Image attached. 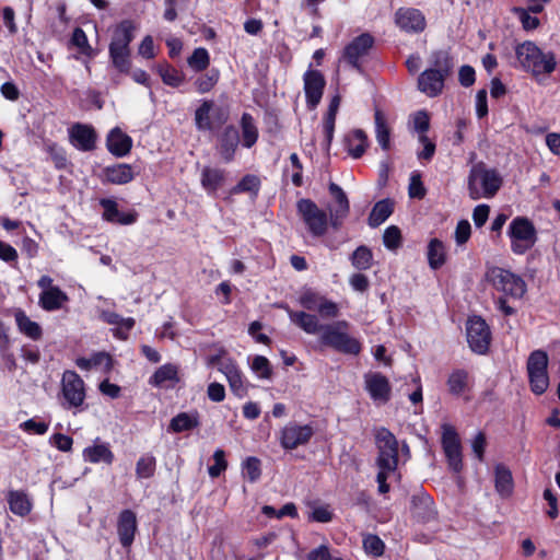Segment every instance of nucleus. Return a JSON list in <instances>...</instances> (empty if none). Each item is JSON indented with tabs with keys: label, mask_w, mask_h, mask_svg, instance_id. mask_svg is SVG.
<instances>
[{
	"label": "nucleus",
	"mask_w": 560,
	"mask_h": 560,
	"mask_svg": "<svg viewBox=\"0 0 560 560\" xmlns=\"http://www.w3.org/2000/svg\"><path fill=\"white\" fill-rule=\"evenodd\" d=\"M252 370L260 377V378H270L272 374V369L270 363L266 357L256 355L252 362Z\"/></svg>",
	"instance_id": "nucleus-52"
},
{
	"label": "nucleus",
	"mask_w": 560,
	"mask_h": 560,
	"mask_svg": "<svg viewBox=\"0 0 560 560\" xmlns=\"http://www.w3.org/2000/svg\"><path fill=\"white\" fill-rule=\"evenodd\" d=\"M225 172L220 168L206 166L201 171L200 183L208 192H215L223 186Z\"/></svg>",
	"instance_id": "nucleus-27"
},
{
	"label": "nucleus",
	"mask_w": 560,
	"mask_h": 560,
	"mask_svg": "<svg viewBox=\"0 0 560 560\" xmlns=\"http://www.w3.org/2000/svg\"><path fill=\"white\" fill-rule=\"evenodd\" d=\"M51 443L61 452H70L73 440L62 433H56L51 436Z\"/></svg>",
	"instance_id": "nucleus-62"
},
{
	"label": "nucleus",
	"mask_w": 560,
	"mask_h": 560,
	"mask_svg": "<svg viewBox=\"0 0 560 560\" xmlns=\"http://www.w3.org/2000/svg\"><path fill=\"white\" fill-rule=\"evenodd\" d=\"M516 59L523 70L535 78L550 75L556 67V56L551 51H542L535 43L524 42L515 48Z\"/></svg>",
	"instance_id": "nucleus-3"
},
{
	"label": "nucleus",
	"mask_w": 560,
	"mask_h": 560,
	"mask_svg": "<svg viewBox=\"0 0 560 560\" xmlns=\"http://www.w3.org/2000/svg\"><path fill=\"white\" fill-rule=\"evenodd\" d=\"M412 514L420 521L427 522L435 517L432 499L425 493L415 494L411 499Z\"/></svg>",
	"instance_id": "nucleus-25"
},
{
	"label": "nucleus",
	"mask_w": 560,
	"mask_h": 560,
	"mask_svg": "<svg viewBox=\"0 0 560 560\" xmlns=\"http://www.w3.org/2000/svg\"><path fill=\"white\" fill-rule=\"evenodd\" d=\"M471 233V226L470 223L467 220H462L458 222L456 230H455V241L458 245L465 244Z\"/></svg>",
	"instance_id": "nucleus-59"
},
{
	"label": "nucleus",
	"mask_w": 560,
	"mask_h": 560,
	"mask_svg": "<svg viewBox=\"0 0 560 560\" xmlns=\"http://www.w3.org/2000/svg\"><path fill=\"white\" fill-rule=\"evenodd\" d=\"M83 459L92 464L103 462L110 465L114 462V453L110 451L108 444L101 443L96 440L92 445L83 450Z\"/></svg>",
	"instance_id": "nucleus-24"
},
{
	"label": "nucleus",
	"mask_w": 560,
	"mask_h": 560,
	"mask_svg": "<svg viewBox=\"0 0 560 560\" xmlns=\"http://www.w3.org/2000/svg\"><path fill=\"white\" fill-rule=\"evenodd\" d=\"M494 485L497 492L503 497H510L513 491V478L511 470L502 464L494 468Z\"/></svg>",
	"instance_id": "nucleus-29"
},
{
	"label": "nucleus",
	"mask_w": 560,
	"mask_h": 560,
	"mask_svg": "<svg viewBox=\"0 0 560 560\" xmlns=\"http://www.w3.org/2000/svg\"><path fill=\"white\" fill-rule=\"evenodd\" d=\"M375 133L376 140L383 150L387 151L390 148V128L384 113L376 108L374 113Z\"/></svg>",
	"instance_id": "nucleus-34"
},
{
	"label": "nucleus",
	"mask_w": 560,
	"mask_h": 560,
	"mask_svg": "<svg viewBox=\"0 0 560 560\" xmlns=\"http://www.w3.org/2000/svg\"><path fill=\"white\" fill-rule=\"evenodd\" d=\"M372 252L366 246H359L351 256L352 266L359 270H366L372 265Z\"/></svg>",
	"instance_id": "nucleus-43"
},
{
	"label": "nucleus",
	"mask_w": 560,
	"mask_h": 560,
	"mask_svg": "<svg viewBox=\"0 0 560 560\" xmlns=\"http://www.w3.org/2000/svg\"><path fill=\"white\" fill-rule=\"evenodd\" d=\"M159 73L163 82L173 88L179 86L184 81L183 74L167 65L161 66L159 68Z\"/></svg>",
	"instance_id": "nucleus-46"
},
{
	"label": "nucleus",
	"mask_w": 560,
	"mask_h": 560,
	"mask_svg": "<svg viewBox=\"0 0 560 560\" xmlns=\"http://www.w3.org/2000/svg\"><path fill=\"white\" fill-rule=\"evenodd\" d=\"M446 258V252L443 243L433 238L430 241L428 246V260L432 269H438L444 265Z\"/></svg>",
	"instance_id": "nucleus-38"
},
{
	"label": "nucleus",
	"mask_w": 560,
	"mask_h": 560,
	"mask_svg": "<svg viewBox=\"0 0 560 560\" xmlns=\"http://www.w3.org/2000/svg\"><path fill=\"white\" fill-rule=\"evenodd\" d=\"M413 126L419 135H425L430 126V118L427 112L420 110L415 114Z\"/></svg>",
	"instance_id": "nucleus-60"
},
{
	"label": "nucleus",
	"mask_w": 560,
	"mask_h": 560,
	"mask_svg": "<svg viewBox=\"0 0 560 560\" xmlns=\"http://www.w3.org/2000/svg\"><path fill=\"white\" fill-rule=\"evenodd\" d=\"M508 234L513 253L518 255L525 254L537 242V231L533 222L525 217L514 218L509 225Z\"/></svg>",
	"instance_id": "nucleus-6"
},
{
	"label": "nucleus",
	"mask_w": 560,
	"mask_h": 560,
	"mask_svg": "<svg viewBox=\"0 0 560 560\" xmlns=\"http://www.w3.org/2000/svg\"><path fill=\"white\" fill-rule=\"evenodd\" d=\"M70 139L74 147L82 151H91L95 148L96 135L91 126L75 124L70 129Z\"/></svg>",
	"instance_id": "nucleus-20"
},
{
	"label": "nucleus",
	"mask_w": 560,
	"mask_h": 560,
	"mask_svg": "<svg viewBox=\"0 0 560 560\" xmlns=\"http://www.w3.org/2000/svg\"><path fill=\"white\" fill-rule=\"evenodd\" d=\"M548 363L549 358L544 350L533 351L527 359L526 370L529 385L536 395L544 394L549 386Z\"/></svg>",
	"instance_id": "nucleus-7"
},
{
	"label": "nucleus",
	"mask_w": 560,
	"mask_h": 560,
	"mask_svg": "<svg viewBox=\"0 0 560 560\" xmlns=\"http://www.w3.org/2000/svg\"><path fill=\"white\" fill-rule=\"evenodd\" d=\"M313 433V428L308 424L300 425L290 422L281 431L280 443L285 450H294L300 445L306 444Z\"/></svg>",
	"instance_id": "nucleus-12"
},
{
	"label": "nucleus",
	"mask_w": 560,
	"mask_h": 560,
	"mask_svg": "<svg viewBox=\"0 0 560 560\" xmlns=\"http://www.w3.org/2000/svg\"><path fill=\"white\" fill-rule=\"evenodd\" d=\"M198 424L199 420L197 415L182 412L172 419L170 428L174 432H183L191 430L198 427Z\"/></svg>",
	"instance_id": "nucleus-40"
},
{
	"label": "nucleus",
	"mask_w": 560,
	"mask_h": 560,
	"mask_svg": "<svg viewBox=\"0 0 560 560\" xmlns=\"http://www.w3.org/2000/svg\"><path fill=\"white\" fill-rule=\"evenodd\" d=\"M187 62L194 70L202 71L209 66V54L205 48H196Z\"/></svg>",
	"instance_id": "nucleus-48"
},
{
	"label": "nucleus",
	"mask_w": 560,
	"mask_h": 560,
	"mask_svg": "<svg viewBox=\"0 0 560 560\" xmlns=\"http://www.w3.org/2000/svg\"><path fill=\"white\" fill-rule=\"evenodd\" d=\"M238 143V133L235 128H226L222 135L219 152L225 162L233 159L234 152Z\"/></svg>",
	"instance_id": "nucleus-35"
},
{
	"label": "nucleus",
	"mask_w": 560,
	"mask_h": 560,
	"mask_svg": "<svg viewBox=\"0 0 560 560\" xmlns=\"http://www.w3.org/2000/svg\"><path fill=\"white\" fill-rule=\"evenodd\" d=\"M109 55L113 61V65L115 68H117L121 72H127L130 67L129 61V55L130 49L129 48H122L109 45Z\"/></svg>",
	"instance_id": "nucleus-41"
},
{
	"label": "nucleus",
	"mask_w": 560,
	"mask_h": 560,
	"mask_svg": "<svg viewBox=\"0 0 560 560\" xmlns=\"http://www.w3.org/2000/svg\"><path fill=\"white\" fill-rule=\"evenodd\" d=\"M218 71H211L197 78V80L195 81V86L199 93H207L214 88V85L218 82Z\"/></svg>",
	"instance_id": "nucleus-50"
},
{
	"label": "nucleus",
	"mask_w": 560,
	"mask_h": 560,
	"mask_svg": "<svg viewBox=\"0 0 560 560\" xmlns=\"http://www.w3.org/2000/svg\"><path fill=\"white\" fill-rule=\"evenodd\" d=\"M214 464L209 467L208 471L210 477L217 478L228 468L225 460V453L223 450H217L213 454Z\"/></svg>",
	"instance_id": "nucleus-54"
},
{
	"label": "nucleus",
	"mask_w": 560,
	"mask_h": 560,
	"mask_svg": "<svg viewBox=\"0 0 560 560\" xmlns=\"http://www.w3.org/2000/svg\"><path fill=\"white\" fill-rule=\"evenodd\" d=\"M363 548L369 555L380 557L384 552L385 545L378 536L366 535L363 538Z\"/></svg>",
	"instance_id": "nucleus-49"
},
{
	"label": "nucleus",
	"mask_w": 560,
	"mask_h": 560,
	"mask_svg": "<svg viewBox=\"0 0 560 560\" xmlns=\"http://www.w3.org/2000/svg\"><path fill=\"white\" fill-rule=\"evenodd\" d=\"M329 191L334 198V203L328 208L330 213L329 222L335 229H338L349 213V200L341 187L335 183L329 185Z\"/></svg>",
	"instance_id": "nucleus-15"
},
{
	"label": "nucleus",
	"mask_w": 560,
	"mask_h": 560,
	"mask_svg": "<svg viewBox=\"0 0 560 560\" xmlns=\"http://www.w3.org/2000/svg\"><path fill=\"white\" fill-rule=\"evenodd\" d=\"M135 28L133 23L129 20L119 23L114 30L110 45L129 48V44L133 39Z\"/></svg>",
	"instance_id": "nucleus-33"
},
{
	"label": "nucleus",
	"mask_w": 560,
	"mask_h": 560,
	"mask_svg": "<svg viewBox=\"0 0 560 560\" xmlns=\"http://www.w3.org/2000/svg\"><path fill=\"white\" fill-rule=\"evenodd\" d=\"M324 88L325 79L320 72L310 70L304 74V91L311 109L319 104Z\"/></svg>",
	"instance_id": "nucleus-17"
},
{
	"label": "nucleus",
	"mask_w": 560,
	"mask_h": 560,
	"mask_svg": "<svg viewBox=\"0 0 560 560\" xmlns=\"http://www.w3.org/2000/svg\"><path fill=\"white\" fill-rule=\"evenodd\" d=\"M177 380V368L173 364H165L160 366L153 376L151 377L150 383L160 386L166 381H176Z\"/></svg>",
	"instance_id": "nucleus-44"
},
{
	"label": "nucleus",
	"mask_w": 560,
	"mask_h": 560,
	"mask_svg": "<svg viewBox=\"0 0 560 560\" xmlns=\"http://www.w3.org/2000/svg\"><path fill=\"white\" fill-rule=\"evenodd\" d=\"M514 12L516 13L517 18L520 19L523 27L526 31L535 30L539 25V20L537 16L532 15L529 9H523V8H515Z\"/></svg>",
	"instance_id": "nucleus-56"
},
{
	"label": "nucleus",
	"mask_w": 560,
	"mask_h": 560,
	"mask_svg": "<svg viewBox=\"0 0 560 560\" xmlns=\"http://www.w3.org/2000/svg\"><path fill=\"white\" fill-rule=\"evenodd\" d=\"M104 209L103 218L112 223H119L121 225H129L136 222L137 213L129 212L122 213L118 210L117 203L110 199H102L100 201Z\"/></svg>",
	"instance_id": "nucleus-23"
},
{
	"label": "nucleus",
	"mask_w": 560,
	"mask_h": 560,
	"mask_svg": "<svg viewBox=\"0 0 560 560\" xmlns=\"http://www.w3.org/2000/svg\"><path fill=\"white\" fill-rule=\"evenodd\" d=\"M323 299V296L307 291L301 295L300 304L308 311H316Z\"/></svg>",
	"instance_id": "nucleus-57"
},
{
	"label": "nucleus",
	"mask_w": 560,
	"mask_h": 560,
	"mask_svg": "<svg viewBox=\"0 0 560 560\" xmlns=\"http://www.w3.org/2000/svg\"><path fill=\"white\" fill-rule=\"evenodd\" d=\"M9 506L12 513L25 516L32 510L28 497L22 491H11L8 497Z\"/></svg>",
	"instance_id": "nucleus-36"
},
{
	"label": "nucleus",
	"mask_w": 560,
	"mask_h": 560,
	"mask_svg": "<svg viewBox=\"0 0 560 560\" xmlns=\"http://www.w3.org/2000/svg\"><path fill=\"white\" fill-rule=\"evenodd\" d=\"M62 394L71 407H79L85 398L83 380L73 371H66L62 375Z\"/></svg>",
	"instance_id": "nucleus-14"
},
{
	"label": "nucleus",
	"mask_w": 560,
	"mask_h": 560,
	"mask_svg": "<svg viewBox=\"0 0 560 560\" xmlns=\"http://www.w3.org/2000/svg\"><path fill=\"white\" fill-rule=\"evenodd\" d=\"M502 185V177L483 163L472 165L468 176V191L471 199L492 198Z\"/></svg>",
	"instance_id": "nucleus-4"
},
{
	"label": "nucleus",
	"mask_w": 560,
	"mask_h": 560,
	"mask_svg": "<svg viewBox=\"0 0 560 560\" xmlns=\"http://www.w3.org/2000/svg\"><path fill=\"white\" fill-rule=\"evenodd\" d=\"M425 195V189L423 187V184L421 182L420 175L416 174L411 176L410 184H409V196L411 198H418L421 199Z\"/></svg>",
	"instance_id": "nucleus-61"
},
{
	"label": "nucleus",
	"mask_w": 560,
	"mask_h": 560,
	"mask_svg": "<svg viewBox=\"0 0 560 560\" xmlns=\"http://www.w3.org/2000/svg\"><path fill=\"white\" fill-rule=\"evenodd\" d=\"M155 471V458L145 455L139 458L136 465V475L138 478H150Z\"/></svg>",
	"instance_id": "nucleus-47"
},
{
	"label": "nucleus",
	"mask_w": 560,
	"mask_h": 560,
	"mask_svg": "<svg viewBox=\"0 0 560 560\" xmlns=\"http://www.w3.org/2000/svg\"><path fill=\"white\" fill-rule=\"evenodd\" d=\"M66 302H68V295L59 288L42 292L39 295V305L45 311L59 310Z\"/></svg>",
	"instance_id": "nucleus-32"
},
{
	"label": "nucleus",
	"mask_w": 560,
	"mask_h": 560,
	"mask_svg": "<svg viewBox=\"0 0 560 560\" xmlns=\"http://www.w3.org/2000/svg\"><path fill=\"white\" fill-rule=\"evenodd\" d=\"M131 138L119 128H114L107 137V148L116 156H125L130 152Z\"/></svg>",
	"instance_id": "nucleus-26"
},
{
	"label": "nucleus",
	"mask_w": 560,
	"mask_h": 560,
	"mask_svg": "<svg viewBox=\"0 0 560 560\" xmlns=\"http://www.w3.org/2000/svg\"><path fill=\"white\" fill-rule=\"evenodd\" d=\"M434 68L423 71L418 78V89L430 97L442 93L444 81L450 74L452 62L444 51L434 54Z\"/></svg>",
	"instance_id": "nucleus-5"
},
{
	"label": "nucleus",
	"mask_w": 560,
	"mask_h": 560,
	"mask_svg": "<svg viewBox=\"0 0 560 560\" xmlns=\"http://www.w3.org/2000/svg\"><path fill=\"white\" fill-rule=\"evenodd\" d=\"M490 208L487 205H479L474 209L472 220L477 228L482 226L489 217Z\"/></svg>",
	"instance_id": "nucleus-64"
},
{
	"label": "nucleus",
	"mask_w": 560,
	"mask_h": 560,
	"mask_svg": "<svg viewBox=\"0 0 560 560\" xmlns=\"http://www.w3.org/2000/svg\"><path fill=\"white\" fill-rule=\"evenodd\" d=\"M487 279L493 287L513 299H521L526 292L525 281L509 270L492 267L487 271Z\"/></svg>",
	"instance_id": "nucleus-8"
},
{
	"label": "nucleus",
	"mask_w": 560,
	"mask_h": 560,
	"mask_svg": "<svg viewBox=\"0 0 560 560\" xmlns=\"http://www.w3.org/2000/svg\"><path fill=\"white\" fill-rule=\"evenodd\" d=\"M101 318L109 325L115 326V335L120 339H126L128 331L133 327L135 320L130 317L124 318L114 312H103Z\"/></svg>",
	"instance_id": "nucleus-30"
},
{
	"label": "nucleus",
	"mask_w": 560,
	"mask_h": 560,
	"mask_svg": "<svg viewBox=\"0 0 560 560\" xmlns=\"http://www.w3.org/2000/svg\"><path fill=\"white\" fill-rule=\"evenodd\" d=\"M287 311L293 324L306 334L318 335L323 346L346 354L357 355L360 353L361 343L357 338L349 335V323L347 320L324 325L319 323L316 315L289 308Z\"/></svg>",
	"instance_id": "nucleus-1"
},
{
	"label": "nucleus",
	"mask_w": 560,
	"mask_h": 560,
	"mask_svg": "<svg viewBox=\"0 0 560 560\" xmlns=\"http://www.w3.org/2000/svg\"><path fill=\"white\" fill-rule=\"evenodd\" d=\"M394 205L389 199H384L375 203L370 215L369 224L372 228L381 225L392 213Z\"/></svg>",
	"instance_id": "nucleus-37"
},
{
	"label": "nucleus",
	"mask_w": 560,
	"mask_h": 560,
	"mask_svg": "<svg viewBox=\"0 0 560 560\" xmlns=\"http://www.w3.org/2000/svg\"><path fill=\"white\" fill-rule=\"evenodd\" d=\"M259 185H260L259 178L255 175L249 174L242 178V180L232 189V192L238 194V192L248 191V192L257 194V191L259 189Z\"/></svg>",
	"instance_id": "nucleus-51"
},
{
	"label": "nucleus",
	"mask_w": 560,
	"mask_h": 560,
	"mask_svg": "<svg viewBox=\"0 0 560 560\" xmlns=\"http://www.w3.org/2000/svg\"><path fill=\"white\" fill-rule=\"evenodd\" d=\"M245 476L250 482H255L261 475L260 460L257 457H248L243 464Z\"/></svg>",
	"instance_id": "nucleus-55"
},
{
	"label": "nucleus",
	"mask_w": 560,
	"mask_h": 560,
	"mask_svg": "<svg viewBox=\"0 0 560 560\" xmlns=\"http://www.w3.org/2000/svg\"><path fill=\"white\" fill-rule=\"evenodd\" d=\"M243 142L244 145L250 148L258 137L257 128L253 122V118L248 114L242 116Z\"/></svg>",
	"instance_id": "nucleus-45"
},
{
	"label": "nucleus",
	"mask_w": 560,
	"mask_h": 560,
	"mask_svg": "<svg viewBox=\"0 0 560 560\" xmlns=\"http://www.w3.org/2000/svg\"><path fill=\"white\" fill-rule=\"evenodd\" d=\"M396 24L405 32L420 33L425 28L424 15L417 9H399L395 14Z\"/></svg>",
	"instance_id": "nucleus-18"
},
{
	"label": "nucleus",
	"mask_w": 560,
	"mask_h": 560,
	"mask_svg": "<svg viewBox=\"0 0 560 560\" xmlns=\"http://www.w3.org/2000/svg\"><path fill=\"white\" fill-rule=\"evenodd\" d=\"M15 320L19 329L27 337L36 340L42 336V329L36 322L31 320L24 312L19 311L15 313Z\"/></svg>",
	"instance_id": "nucleus-39"
},
{
	"label": "nucleus",
	"mask_w": 560,
	"mask_h": 560,
	"mask_svg": "<svg viewBox=\"0 0 560 560\" xmlns=\"http://www.w3.org/2000/svg\"><path fill=\"white\" fill-rule=\"evenodd\" d=\"M375 443L377 447L375 463L378 468L376 481L378 492L384 494L389 491V485L386 480L396 472L398 466V441L389 430L381 428L376 432Z\"/></svg>",
	"instance_id": "nucleus-2"
},
{
	"label": "nucleus",
	"mask_w": 560,
	"mask_h": 560,
	"mask_svg": "<svg viewBox=\"0 0 560 560\" xmlns=\"http://www.w3.org/2000/svg\"><path fill=\"white\" fill-rule=\"evenodd\" d=\"M21 428L26 432L39 435L45 434L48 430V425L45 422H37L34 419L24 421Z\"/></svg>",
	"instance_id": "nucleus-63"
},
{
	"label": "nucleus",
	"mask_w": 560,
	"mask_h": 560,
	"mask_svg": "<svg viewBox=\"0 0 560 560\" xmlns=\"http://www.w3.org/2000/svg\"><path fill=\"white\" fill-rule=\"evenodd\" d=\"M105 179L108 183L124 185L131 182L135 177L132 167L128 164H117L105 168Z\"/></svg>",
	"instance_id": "nucleus-31"
},
{
	"label": "nucleus",
	"mask_w": 560,
	"mask_h": 560,
	"mask_svg": "<svg viewBox=\"0 0 560 560\" xmlns=\"http://www.w3.org/2000/svg\"><path fill=\"white\" fill-rule=\"evenodd\" d=\"M136 530V514L130 510H124L119 515L117 525L119 540L124 547H129L132 544Z\"/></svg>",
	"instance_id": "nucleus-21"
},
{
	"label": "nucleus",
	"mask_w": 560,
	"mask_h": 560,
	"mask_svg": "<svg viewBox=\"0 0 560 560\" xmlns=\"http://www.w3.org/2000/svg\"><path fill=\"white\" fill-rule=\"evenodd\" d=\"M345 143L348 153L352 158L359 159L365 152L368 147V137L363 130L355 129L346 137Z\"/></svg>",
	"instance_id": "nucleus-28"
},
{
	"label": "nucleus",
	"mask_w": 560,
	"mask_h": 560,
	"mask_svg": "<svg viewBox=\"0 0 560 560\" xmlns=\"http://www.w3.org/2000/svg\"><path fill=\"white\" fill-rule=\"evenodd\" d=\"M365 388L371 398L378 404H386L390 398V384L381 373H368L364 376Z\"/></svg>",
	"instance_id": "nucleus-16"
},
{
	"label": "nucleus",
	"mask_w": 560,
	"mask_h": 560,
	"mask_svg": "<svg viewBox=\"0 0 560 560\" xmlns=\"http://www.w3.org/2000/svg\"><path fill=\"white\" fill-rule=\"evenodd\" d=\"M447 385L452 394L464 393L468 385V373L464 370L454 371L448 377Z\"/></svg>",
	"instance_id": "nucleus-42"
},
{
	"label": "nucleus",
	"mask_w": 560,
	"mask_h": 560,
	"mask_svg": "<svg viewBox=\"0 0 560 560\" xmlns=\"http://www.w3.org/2000/svg\"><path fill=\"white\" fill-rule=\"evenodd\" d=\"M220 371L225 375L231 390L238 397H243L246 394V387L243 382V375L236 363L226 359L220 365Z\"/></svg>",
	"instance_id": "nucleus-22"
},
{
	"label": "nucleus",
	"mask_w": 560,
	"mask_h": 560,
	"mask_svg": "<svg viewBox=\"0 0 560 560\" xmlns=\"http://www.w3.org/2000/svg\"><path fill=\"white\" fill-rule=\"evenodd\" d=\"M195 122L199 130H211L222 125L224 117L213 101H203L195 112Z\"/></svg>",
	"instance_id": "nucleus-13"
},
{
	"label": "nucleus",
	"mask_w": 560,
	"mask_h": 560,
	"mask_svg": "<svg viewBox=\"0 0 560 560\" xmlns=\"http://www.w3.org/2000/svg\"><path fill=\"white\" fill-rule=\"evenodd\" d=\"M442 445L450 467L458 472L462 469V446L455 428L448 423L442 424Z\"/></svg>",
	"instance_id": "nucleus-11"
},
{
	"label": "nucleus",
	"mask_w": 560,
	"mask_h": 560,
	"mask_svg": "<svg viewBox=\"0 0 560 560\" xmlns=\"http://www.w3.org/2000/svg\"><path fill=\"white\" fill-rule=\"evenodd\" d=\"M466 335L468 345L474 352L485 354L488 351L491 332L485 319L479 316L470 317L467 322Z\"/></svg>",
	"instance_id": "nucleus-10"
},
{
	"label": "nucleus",
	"mask_w": 560,
	"mask_h": 560,
	"mask_svg": "<svg viewBox=\"0 0 560 560\" xmlns=\"http://www.w3.org/2000/svg\"><path fill=\"white\" fill-rule=\"evenodd\" d=\"M298 214L313 236H323L328 226L327 213L318 208L311 199H300L296 202Z\"/></svg>",
	"instance_id": "nucleus-9"
},
{
	"label": "nucleus",
	"mask_w": 560,
	"mask_h": 560,
	"mask_svg": "<svg viewBox=\"0 0 560 560\" xmlns=\"http://www.w3.org/2000/svg\"><path fill=\"white\" fill-rule=\"evenodd\" d=\"M384 245L389 249H395L400 246L401 243V234L400 230L395 226H388L383 234Z\"/></svg>",
	"instance_id": "nucleus-53"
},
{
	"label": "nucleus",
	"mask_w": 560,
	"mask_h": 560,
	"mask_svg": "<svg viewBox=\"0 0 560 560\" xmlns=\"http://www.w3.org/2000/svg\"><path fill=\"white\" fill-rule=\"evenodd\" d=\"M316 312L324 318H334L339 314L338 305L331 301L326 300L325 298L322 300L318 305Z\"/></svg>",
	"instance_id": "nucleus-58"
},
{
	"label": "nucleus",
	"mask_w": 560,
	"mask_h": 560,
	"mask_svg": "<svg viewBox=\"0 0 560 560\" xmlns=\"http://www.w3.org/2000/svg\"><path fill=\"white\" fill-rule=\"evenodd\" d=\"M373 37L362 34L355 37L346 48L343 57L353 67H359L360 58L364 57L373 46Z\"/></svg>",
	"instance_id": "nucleus-19"
}]
</instances>
